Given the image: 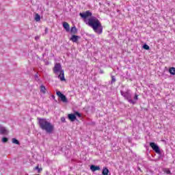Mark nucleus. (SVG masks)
<instances>
[{
	"label": "nucleus",
	"mask_w": 175,
	"mask_h": 175,
	"mask_svg": "<svg viewBox=\"0 0 175 175\" xmlns=\"http://www.w3.org/2000/svg\"><path fill=\"white\" fill-rule=\"evenodd\" d=\"M121 95H122V96L126 98V99H127V100H128V102H129V103H132L133 105H135V103H136V102H135L131 99V98H132V95L131 94V92H129V91H127L125 92H122Z\"/></svg>",
	"instance_id": "3"
},
{
	"label": "nucleus",
	"mask_w": 175,
	"mask_h": 175,
	"mask_svg": "<svg viewBox=\"0 0 175 175\" xmlns=\"http://www.w3.org/2000/svg\"><path fill=\"white\" fill-rule=\"evenodd\" d=\"M61 70H62V67H61V64H56L55 65V67L53 68V73H58V72H59V73L61 72Z\"/></svg>",
	"instance_id": "7"
},
{
	"label": "nucleus",
	"mask_w": 175,
	"mask_h": 175,
	"mask_svg": "<svg viewBox=\"0 0 175 175\" xmlns=\"http://www.w3.org/2000/svg\"><path fill=\"white\" fill-rule=\"evenodd\" d=\"M150 146L157 154H161V150L159 149V146H158V145H157V144H155L154 142H151L150 144Z\"/></svg>",
	"instance_id": "6"
},
{
	"label": "nucleus",
	"mask_w": 175,
	"mask_h": 175,
	"mask_svg": "<svg viewBox=\"0 0 175 175\" xmlns=\"http://www.w3.org/2000/svg\"><path fill=\"white\" fill-rule=\"evenodd\" d=\"M12 142L14 144H18V146H20V142L16 138H12Z\"/></svg>",
	"instance_id": "15"
},
{
	"label": "nucleus",
	"mask_w": 175,
	"mask_h": 175,
	"mask_svg": "<svg viewBox=\"0 0 175 175\" xmlns=\"http://www.w3.org/2000/svg\"><path fill=\"white\" fill-rule=\"evenodd\" d=\"M169 72H170V75H172L173 76H174V75H175V68H174V67L170 68V70H169Z\"/></svg>",
	"instance_id": "16"
},
{
	"label": "nucleus",
	"mask_w": 175,
	"mask_h": 175,
	"mask_svg": "<svg viewBox=\"0 0 175 175\" xmlns=\"http://www.w3.org/2000/svg\"><path fill=\"white\" fill-rule=\"evenodd\" d=\"M35 20L36 21H40V15H39L38 14H36L35 15Z\"/></svg>",
	"instance_id": "20"
},
{
	"label": "nucleus",
	"mask_w": 175,
	"mask_h": 175,
	"mask_svg": "<svg viewBox=\"0 0 175 175\" xmlns=\"http://www.w3.org/2000/svg\"><path fill=\"white\" fill-rule=\"evenodd\" d=\"M134 99L135 100H137V99H139V96L137 94H135V96H134Z\"/></svg>",
	"instance_id": "23"
},
{
	"label": "nucleus",
	"mask_w": 175,
	"mask_h": 175,
	"mask_svg": "<svg viewBox=\"0 0 175 175\" xmlns=\"http://www.w3.org/2000/svg\"><path fill=\"white\" fill-rule=\"evenodd\" d=\"M102 174L103 175H110V172L109 171V169H107V167H104L103 168Z\"/></svg>",
	"instance_id": "12"
},
{
	"label": "nucleus",
	"mask_w": 175,
	"mask_h": 175,
	"mask_svg": "<svg viewBox=\"0 0 175 175\" xmlns=\"http://www.w3.org/2000/svg\"><path fill=\"white\" fill-rule=\"evenodd\" d=\"M115 81H116V79L115 78H112V82L115 83Z\"/></svg>",
	"instance_id": "25"
},
{
	"label": "nucleus",
	"mask_w": 175,
	"mask_h": 175,
	"mask_svg": "<svg viewBox=\"0 0 175 175\" xmlns=\"http://www.w3.org/2000/svg\"><path fill=\"white\" fill-rule=\"evenodd\" d=\"M143 49H144V50H150V46L147 44H144Z\"/></svg>",
	"instance_id": "21"
},
{
	"label": "nucleus",
	"mask_w": 175,
	"mask_h": 175,
	"mask_svg": "<svg viewBox=\"0 0 175 175\" xmlns=\"http://www.w3.org/2000/svg\"><path fill=\"white\" fill-rule=\"evenodd\" d=\"M79 37L78 36H75V35H73V36L70 38V40H71L72 42L76 43V42H77V41L79 40Z\"/></svg>",
	"instance_id": "13"
},
{
	"label": "nucleus",
	"mask_w": 175,
	"mask_h": 175,
	"mask_svg": "<svg viewBox=\"0 0 175 175\" xmlns=\"http://www.w3.org/2000/svg\"><path fill=\"white\" fill-rule=\"evenodd\" d=\"M76 116H77V117H81V114H80V113L79 112H75V113H70L68 114V117L70 121L73 122L74 121H76Z\"/></svg>",
	"instance_id": "4"
},
{
	"label": "nucleus",
	"mask_w": 175,
	"mask_h": 175,
	"mask_svg": "<svg viewBox=\"0 0 175 175\" xmlns=\"http://www.w3.org/2000/svg\"><path fill=\"white\" fill-rule=\"evenodd\" d=\"M0 133L1 135H8L9 131L4 126H0Z\"/></svg>",
	"instance_id": "9"
},
{
	"label": "nucleus",
	"mask_w": 175,
	"mask_h": 175,
	"mask_svg": "<svg viewBox=\"0 0 175 175\" xmlns=\"http://www.w3.org/2000/svg\"><path fill=\"white\" fill-rule=\"evenodd\" d=\"M34 170H38V173H40L43 169H42V167L40 168L39 165H37L34 167Z\"/></svg>",
	"instance_id": "17"
},
{
	"label": "nucleus",
	"mask_w": 175,
	"mask_h": 175,
	"mask_svg": "<svg viewBox=\"0 0 175 175\" xmlns=\"http://www.w3.org/2000/svg\"><path fill=\"white\" fill-rule=\"evenodd\" d=\"M40 92L42 93V94H46V87H44V85H41L40 87Z\"/></svg>",
	"instance_id": "14"
},
{
	"label": "nucleus",
	"mask_w": 175,
	"mask_h": 175,
	"mask_svg": "<svg viewBox=\"0 0 175 175\" xmlns=\"http://www.w3.org/2000/svg\"><path fill=\"white\" fill-rule=\"evenodd\" d=\"M63 27L64 29H66V32H69L70 31V26L69 25L68 23H63Z\"/></svg>",
	"instance_id": "10"
},
{
	"label": "nucleus",
	"mask_w": 175,
	"mask_h": 175,
	"mask_svg": "<svg viewBox=\"0 0 175 175\" xmlns=\"http://www.w3.org/2000/svg\"><path fill=\"white\" fill-rule=\"evenodd\" d=\"M79 15L82 18H83L85 24L89 25V27H91V28H92L93 31H94L96 33L100 35V33L103 32V27H102V23H100V21H98V18L95 17H91L92 16V13H91V12L86 11L83 13H80ZM88 17L91 18L87 20Z\"/></svg>",
	"instance_id": "1"
},
{
	"label": "nucleus",
	"mask_w": 175,
	"mask_h": 175,
	"mask_svg": "<svg viewBox=\"0 0 175 175\" xmlns=\"http://www.w3.org/2000/svg\"><path fill=\"white\" fill-rule=\"evenodd\" d=\"M90 170L92 172H96V170H100V167L99 165H92L90 166Z\"/></svg>",
	"instance_id": "11"
},
{
	"label": "nucleus",
	"mask_w": 175,
	"mask_h": 175,
	"mask_svg": "<svg viewBox=\"0 0 175 175\" xmlns=\"http://www.w3.org/2000/svg\"><path fill=\"white\" fill-rule=\"evenodd\" d=\"M163 171L164 172V173H166V174H172L170 170H169L168 168L163 169Z\"/></svg>",
	"instance_id": "19"
},
{
	"label": "nucleus",
	"mask_w": 175,
	"mask_h": 175,
	"mask_svg": "<svg viewBox=\"0 0 175 175\" xmlns=\"http://www.w3.org/2000/svg\"><path fill=\"white\" fill-rule=\"evenodd\" d=\"M35 39H36V40H38V39H39V36H36Z\"/></svg>",
	"instance_id": "26"
},
{
	"label": "nucleus",
	"mask_w": 175,
	"mask_h": 175,
	"mask_svg": "<svg viewBox=\"0 0 175 175\" xmlns=\"http://www.w3.org/2000/svg\"><path fill=\"white\" fill-rule=\"evenodd\" d=\"M61 121L62 122H65V118L64 117L61 118Z\"/></svg>",
	"instance_id": "24"
},
{
	"label": "nucleus",
	"mask_w": 175,
	"mask_h": 175,
	"mask_svg": "<svg viewBox=\"0 0 175 175\" xmlns=\"http://www.w3.org/2000/svg\"><path fill=\"white\" fill-rule=\"evenodd\" d=\"M38 124L42 131L46 133H53L54 132V124L44 118H38Z\"/></svg>",
	"instance_id": "2"
},
{
	"label": "nucleus",
	"mask_w": 175,
	"mask_h": 175,
	"mask_svg": "<svg viewBox=\"0 0 175 175\" xmlns=\"http://www.w3.org/2000/svg\"><path fill=\"white\" fill-rule=\"evenodd\" d=\"M56 95L60 98L61 100L63 101L64 103H68V98H66V96L64 95L61 92L57 91Z\"/></svg>",
	"instance_id": "5"
},
{
	"label": "nucleus",
	"mask_w": 175,
	"mask_h": 175,
	"mask_svg": "<svg viewBox=\"0 0 175 175\" xmlns=\"http://www.w3.org/2000/svg\"><path fill=\"white\" fill-rule=\"evenodd\" d=\"M57 77L59 79L60 81H66V79H65V72L64 70L60 71Z\"/></svg>",
	"instance_id": "8"
},
{
	"label": "nucleus",
	"mask_w": 175,
	"mask_h": 175,
	"mask_svg": "<svg viewBox=\"0 0 175 175\" xmlns=\"http://www.w3.org/2000/svg\"><path fill=\"white\" fill-rule=\"evenodd\" d=\"M70 32L71 33H76V32H77V29L76 28V27H72Z\"/></svg>",
	"instance_id": "18"
},
{
	"label": "nucleus",
	"mask_w": 175,
	"mask_h": 175,
	"mask_svg": "<svg viewBox=\"0 0 175 175\" xmlns=\"http://www.w3.org/2000/svg\"><path fill=\"white\" fill-rule=\"evenodd\" d=\"M8 140L9 139L7 137H3V139H2L3 143H6V142H8Z\"/></svg>",
	"instance_id": "22"
}]
</instances>
